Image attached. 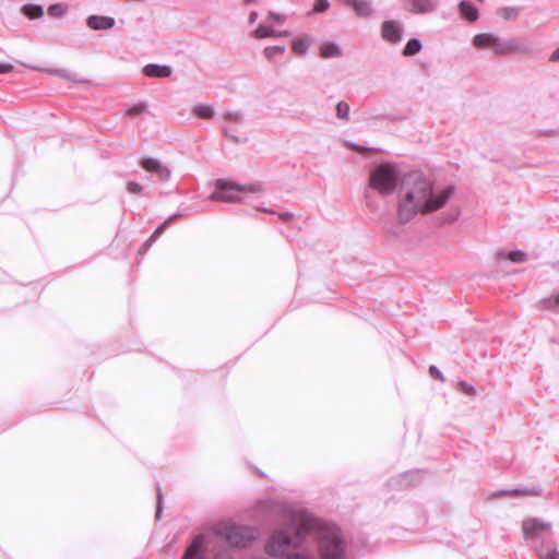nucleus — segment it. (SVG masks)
<instances>
[{"instance_id":"1","label":"nucleus","mask_w":559,"mask_h":559,"mask_svg":"<svg viewBox=\"0 0 559 559\" xmlns=\"http://www.w3.org/2000/svg\"><path fill=\"white\" fill-rule=\"evenodd\" d=\"M310 538L319 559H348L347 544L342 530L290 506L281 509V523L264 542V551L271 558L316 559V551L305 547Z\"/></svg>"},{"instance_id":"2","label":"nucleus","mask_w":559,"mask_h":559,"mask_svg":"<svg viewBox=\"0 0 559 559\" xmlns=\"http://www.w3.org/2000/svg\"><path fill=\"white\" fill-rule=\"evenodd\" d=\"M396 214L401 224H407L418 214L428 215L444 207L454 193L453 186H437L419 170L400 176V169L392 163L378 165L370 174L369 186L382 195L394 192L399 182Z\"/></svg>"},{"instance_id":"3","label":"nucleus","mask_w":559,"mask_h":559,"mask_svg":"<svg viewBox=\"0 0 559 559\" xmlns=\"http://www.w3.org/2000/svg\"><path fill=\"white\" fill-rule=\"evenodd\" d=\"M262 185L252 182L249 185H238L236 182L218 179L215 182V190L210 195L212 201L241 203L245 201L243 197L249 193L262 192Z\"/></svg>"},{"instance_id":"4","label":"nucleus","mask_w":559,"mask_h":559,"mask_svg":"<svg viewBox=\"0 0 559 559\" xmlns=\"http://www.w3.org/2000/svg\"><path fill=\"white\" fill-rule=\"evenodd\" d=\"M214 532L218 538L235 547H248L259 536L255 527L234 524H221Z\"/></svg>"},{"instance_id":"5","label":"nucleus","mask_w":559,"mask_h":559,"mask_svg":"<svg viewBox=\"0 0 559 559\" xmlns=\"http://www.w3.org/2000/svg\"><path fill=\"white\" fill-rule=\"evenodd\" d=\"M522 530L526 542H542L552 535L551 523L538 518L524 520Z\"/></svg>"},{"instance_id":"6","label":"nucleus","mask_w":559,"mask_h":559,"mask_svg":"<svg viewBox=\"0 0 559 559\" xmlns=\"http://www.w3.org/2000/svg\"><path fill=\"white\" fill-rule=\"evenodd\" d=\"M404 25L400 21L386 20L381 25V37L384 41L397 45L403 39Z\"/></svg>"},{"instance_id":"7","label":"nucleus","mask_w":559,"mask_h":559,"mask_svg":"<svg viewBox=\"0 0 559 559\" xmlns=\"http://www.w3.org/2000/svg\"><path fill=\"white\" fill-rule=\"evenodd\" d=\"M506 40H501L497 35L491 33H480L474 36L473 45L476 48H491L496 55H503L500 50L504 46Z\"/></svg>"},{"instance_id":"8","label":"nucleus","mask_w":559,"mask_h":559,"mask_svg":"<svg viewBox=\"0 0 559 559\" xmlns=\"http://www.w3.org/2000/svg\"><path fill=\"white\" fill-rule=\"evenodd\" d=\"M439 0H407L405 10L412 14H427L437 10Z\"/></svg>"},{"instance_id":"9","label":"nucleus","mask_w":559,"mask_h":559,"mask_svg":"<svg viewBox=\"0 0 559 559\" xmlns=\"http://www.w3.org/2000/svg\"><path fill=\"white\" fill-rule=\"evenodd\" d=\"M141 166L150 173L155 174L162 181H167L170 178V170L167 166L163 165L158 159L153 157H143Z\"/></svg>"},{"instance_id":"10","label":"nucleus","mask_w":559,"mask_h":559,"mask_svg":"<svg viewBox=\"0 0 559 559\" xmlns=\"http://www.w3.org/2000/svg\"><path fill=\"white\" fill-rule=\"evenodd\" d=\"M503 55H512V53H521V55H530L533 52V45L528 41L521 39H509L506 40L504 46L500 48Z\"/></svg>"},{"instance_id":"11","label":"nucleus","mask_w":559,"mask_h":559,"mask_svg":"<svg viewBox=\"0 0 559 559\" xmlns=\"http://www.w3.org/2000/svg\"><path fill=\"white\" fill-rule=\"evenodd\" d=\"M206 544V536L204 534H200L195 536L190 544V546L186 549L185 555L181 559H203V548Z\"/></svg>"},{"instance_id":"12","label":"nucleus","mask_w":559,"mask_h":559,"mask_svg":"<svg viewBox=\"0 0 559 559\" xmlns=\"http://www.w3.org/2000/svg\"><path fill=\"white\" fill-rule=\"evenodd\" d=\"M86 25L93 31H107L116 25V21L111 16L93 14L86 19Z\"/></svg>"},{"instance_id":"13","label":"nucleus","mask_w":559,"mask_h":559,"mask_svg":"<svg viewBox=\"0 0 559 559\" xmlns=\"http://www.w3.org/2000/svg\"><path fill=\"white\" fill-rule=\"evenodd\" d=\"M341 2L352 7L360 17H369L374 13L371 0H341Z\"/></svg>"},{"instance_id":"14","label":"nucleus","mask_w":559,"mask_h":559,"mask_svg":"<svg viewBox=\"0 0 559 559\" xmlns=\"http://www.w3.org/2000/svg\"><path fill=\"white\" fill-rule=\"evenodd\" d=\"M173 69L166 64L148 63L143 68V74L147 78H169Z\"/></svg>"},{"instance_id":"15","label":"nucleus","mask_w":559,"mask_h":559,"mask_svg":"<svg viewBox=\"0 0 559 559\" xmlns=\"http://www.w3.org/2000/svg\"><path fill=\"white\" fill-rule=\"evenodd\" d=\"M289 32L287 31L278 32L272 28L271 26L259 24L251 35L257 39H263L270 37H284L287 36Z\"/></svg>"},{"instance_id":"16","label":"nucleus","mask_w":559,"mask_h":559,"mask_svg":"<svg viewBox=\"0 0 559 559\" xmlns=\"http://www.w3.org/2000/svg\"><path fill=\"white\" fill-rule=\"evenodd\" d=\"M38 71L45 72L49 75H55L71 82H84L83 79H81L75 72H72L67 69H44V68H35Z\"/></svg>"},{"instance_id":"17","label":"nucleus","mask_w":559,"mask_h":559,"mask_svg":"<svg viewBox=\"0 0 559 559\" xmlns=\"http://www.w3.org/2000/svg\"><path fill=\"white\" fill-rule=\"evenodd\" d=\"M459 11L469 22H475L479 16L478 9L467 0H462L459 3Z\"/></svg>"},{"instance_id":"18","label":"nucleus","mask_w":559,"mask_h":559,"mask_svg":"<svg viewBox=\"0 0 559 559\" xmlns=\"http://www.w3.org/2000/svg\"><path fill=\"white\" fill-rule=\"evenodd\" d=\"M418 472H406L400 475L399 479L392 480L391 486L396 489H403L415 484V477Z\"/></svg>"},{"instance_id":"19","label":"nucleus","mask_w":559,"mask_h":559,"mask_svg":"<svg viewBox=\"0 0 559 559\" xmlns=\"http://www.w3.org/2000/svg\"><path fill=\"white\" fill-rule=\"evenodd\" d=\"M320 55L322 58H336L342 55V50L336 43L325 41L320 47Z\"/></svg>"},{"instance_id":"20","label":"nucleus","mask_w":559,"mask_h":559,"mask_svg":"<svg viewBox=\"0 0 559 559\" xmlns=\"http://www.w3.org/2000/svg\"><path fill=\"white\" fill-rule=\"evenodd\" d=\"M536 550L540 559H559V551L552 543H542Z\"/></svg>"},{"instance_id":"21","label":"nucleus","mask_w":559,"mask_h":559,"mask_svg":"<svg viewBox=\"0 0 559 559\" xmlns=\"http://www.w3.org/2000/svg\"><path fill=\"white\" fill-rule=\"evenodd\" d=\"M21 12L29 20H36L44 15L45 10L40 4L26 3L22 7Z\"/></svg>"},{"instance_id":"22","label":"nucleus","mask_w":559,"mask_h":559,"mask_svg":"<svg viewBox=\"0 0 559 559\" xmlns=\"http://www.w3.org/2000/svg\"><path fill=\"white\" fill-rule=\"evenodd\" d=\"M309 46H310V38L308 36L298 37L292 41V50L296 55H300V56L306 55L309 49Z\"/></svg>"},{"instance_id":"23","label":"nucleus","mask_w":559,"mask_h":559,"mask_svg":"<svg viewBox=\"0 0 559 559\" xmlns=\"http://www.w3.org/2000/svg\"><path fill=\"white\" fill-rule=\"evenodd\" d=\"M503 495H510V496H539L542 493L540 487H524V488H514L511 490H503L501 491Z\"/></svg>"},{"instance_id":"24","label":"nucleus","mask_w":559,"mask_h":559,"mask_svg":"<svg viewBox=\"0 0 559 559\" xmlns=\"http://www.w3.org/2000/svg\"><path fill=\"white\" fill-rule=\"evenodd\" d=\"M423 48V44L418 38H411L403 48L402 55L404 57H413L417 55Z\"/></svg>"},{"instance_id":"25","label":"nucleus","mask_w":559,"mask_h":559,"mask_svg":"<svg viewBox=\"0 0 559 559\" xmlns=\"http://www.w3.org/2000/svg\"><path fill=\"white\" fill-rule=\"evenodd\" d=\"M192 111L202 119H212L214 117V109L207 104H197Z\"/></svg>"},{"instance_id":"26","label":"nucleus","mask_w":559,"mask_h":559,"mask_svg":"<svg viewBox=\"0 0 559 559\" xmlns=\"http://www.w3.org/2000/svg\"><path fill=\"white\" fill-rule=\"evenodd\" d=\"M69 10V7L64 2H58L50 4L47 9V12L52 17H61L63 16Z\"/></svg>"},{"instance_id":"27","label":"nucleus","mask_w":559,"mask_h":559,"mask_svg":"<svg viewBox=\"0 0 559 559\" xmlns=\"http://www.w3.org/2000/svg\"><path fill=\"white\" fill-rule=\"evenodd\" d=\"M539 308L544 310L559 309V293L552 297L542 299L539 301Z\"/></svg>"},{"instance_id":"28","label":"nucleus","mask_w":559,"mask_h":559,"mask_svg":"<svg viewBox=\"0 0 559 559\" xmlns=\"http://www.w3.org/2000/svg\"><path fill=\"white\" fill-rule=\"evenodd\" d=\"M498 14L503 20H515L520 14V9L515 7H503L498 10Z\"/></svg>"},{"instance_id":"29","label":"nucleus","mask_w":559,"mask_h":559,"mask_svg":"<svg viewBox=\"0 0 559 559\" xmlns=\"http://www.w3.org/2000/svg\"><path fill=\"white\" fill-rule=\"evenodd\" d=\"M285 50L284 46H267L264 48L263 55L269 61H273L277 55H283Z\"/></svg>"},{"instance_id":"30","label":"nucleus","mask_w":559,"mask_h":559,"mask_svg":"<svg viewBox=\"0 0 559 559\" xmlns=\"http://www.w3.org/2000/svg\"><path fill=\"white\" fill-rule=\"evenodd\" d=\"M336 117L342 120H349L350 108L346 102H338L335 107Z\"/></svg>"},{"instance_id":"31","label":"nucleus","mask_w":559,"mask_h":559,"mask_svg":"<svg viewBox=\"0 0 559 559\" xmlns=\"http://www.w3.org/2000/svg\"><path fill=\"white\" fill-rule=\"evenodd\" d=\"M224 118L227 122H234V123H239V124L243 123V121H245L243 114L239 110L227 111L225 114Z\"/></svg>"},{"instance_id":"32","label":"nucleus","mask_w":559,"mask_h":559,"mask_svg":"<svg viewBox=\"0 0 559 559\" xmlns=\"http://www.w3.org/2000/svg\"><path fill=\"white\" fill-rule=\"evenodd\" d=\"M508 258L513 263H523L527 260V254L521 250L510 251Z\"/></svg>"},{"instance_id":"33","label":"nucleus","mask_w":559,"mask_h":559,"mask_svg":"<svg viewBox=\"0 0 559 559\" xmlns=\"http://www.w3.org/2000/svg\"><path fill=\"white\" fill-rule=\"evenodd\" d=\"M145 109H146V104L145 103H140V104H136L134 106H131V107L127 108L126 112L129 116L136 117V116L142 115L145 111Z\"/></svg>"},{"instance_id":"34","label":"nucleus","mask_w":559,"mask_h":559,"mask_svg":"<svg viewBox=\"0 0 559 559\" xmlns=\"http://www.w3.org/2000/svg\"><path fill=\"white\" fill-rule=\"evenodd\" d=\"M330 8V2L328 0H316L313 4V12L323 13Z\"/></svg>"},{"instance_id":"35","label":"nucleus","mask_w":559,"mask_h":559,"mask_svg":"<svg viewBox=\"0 0 559 559\" xmlns=\"http://www.w3.org/2000/svg\"><path fill=\"white\" fill-rule=\"evenodd\" d=\"M267 20L273 21L277 24H283L286 21V16L273 11H270L267 14Z\"/></svg>"},{"instance_id":"36","label":"nucleus","mask_w":559,"mask_h":559,"mask_svg":"<svg viewBox=\"0 0 559 559\" xmlns=\"http://www.w3.org/2000/svg\"><path fill=\"white\" fill-rule=\"evenodd\" d=\"M168 222L164 221L154 231L153 234L151 235L152 236V240H156L158 237L162 236V234L166 230V228L168 227Z\"/></svg>"},{"instance_id":"37","label":"nucleus","mask_w":559,"mask_h":559,"mask_svg":"<svg viewBox=\"0 0 559 559\" xmlns=\"http://www.w3.org/2000/svg\"><path fill=\"white\" fill-rule=\"evenodd\" d=\"M142 190H143V187L135 181H130L127 186V191L132 194L140 193Z\"/></svg>"},{"instance_id":"38","label":"nucleus","mask_w":559,"mask_h":559,"mask_svg":"<svg viewBox=\"0 0 559 559\" xmlns=\"http://www.w3.org/2000/svg\"><path fill=\"white\" fill-rule=\"evenodd\" d=\"M224 135L231 140L234 143L240 142V138L230 128H224Z\"/></svg>"},{"instance_id":"39","label":"nucleus","mask_w":559,"mask_h":559,"mask_svg":"<svg viewBox=\"0 0 559 559\" xmlns=\"http://www.w3.org/2000/svg\"><path fill=\"white\" fill-rule=\"evenodd\" d=\"M156 240H152V236H150L148 239H146L142 246L140 247L139 249V253L140 254H144L147 252V250L151 248V246L155 242Z\"/></svg>"},{"instance_id":"40","label":"nucleus","mask_w":559,"mask_h":559,"mask_svg":"<svg viewBox=\"0 0 559 559\" xmlns=\"http://www.w3.org/2000/svg\"><path fill=\"white\" fill-rule=\"evenodd\" d=\"M429 373H430V376H431L432 378H435V379H439V380H441V381H443V380H444V378H443V376H442L441 371H440L436 366H430V367H429Z\"/></svg>"},{"instance_id":"41","label":"nucleus","mask_w":559,"mask_h":559,"mask_svg":"<svg viewBox=\"0 0 559 559\" xmlns=\"http://www.w3.org/2000/svg\"><path fill=\"white\" fill-rule=\"evenodd\" d=\"M162 493L160 490H158V502H157V509H156V519L160 520L162 513H163V506H162Z\"/></svg>"},{"instance_id":"42","label":"nucleus","mask_w":559,"mask_h":559,"mask_svg":"<svg viewBox=\"0 0 559 559\" xmlns=\"http://www.w3.org/2000/svg\"><path fill=\"white\" fill-rule=\"evenodd\" d=\"M460 384H461V388H462L464 393L473 394L475 392L474 388L471 384H468V383H466L464 381H462Z\"/></svg>"},{"instance_id":"43","label":"nucleus","mask_w":559,"mask_h":559,"mask_svg":"<svg viewBox=\"0 0 559 559\" xmlns=\"http://www.w3.org/2000/svg\"><path fill=\"white\" fill-rule=\"evenodd\" d=\"M13 70V66L10 63H0V73H9Z\"/></svg>"},{"instance_id":"44","label":"nucleus","mask_w":559,"mask_h":559,"mask_svg":"<svg viewBox=\"0 0 559 559\" xmlns=\"http://www.w3.org/2000/svg\"><path fill=\"white\" fill-rule=\"evenodd\" d=\"M183 216V213L178 211L174 214H171L169 217H167L165 221L168 222V224H170V222H173L174 219H177L179 217Z\"/></svg>"},{"instance_id":"45","label":"nucleus","mask_w":559,"mask_h":559,"mask_svg":"<svg viewBox=\"0 0 559 559\" xmlns=\"http://www.w3.org/2000/svg\"><path fill=\"white\" fill-rule=\"evenodd\" d=\"M549 61H551V62L559 61V47L555 51H552V53L549 57Z\"/></svg>"},{"instance_id":"46","label":"nucleus","mask_w":559,"mask_h":559,"mask_svg":"<svg viewBox=\"0 0 559 559\" xmlns=\"http://www.w3.org/2000/svg\"><path fill=\"white\" fill-rule=\"evenodd\" d=\"M257 19H258V13L255 11L250 12L249 19H248L249 24L255 23Z\"/></svg>"},{"instance_id":"47","label":"nucleus","mask_w":559,"mask_h":559,"mask_svg":"<svg viewBox=\"0 0 559 559\" xmlns=\"http://www.w3.org/2000/svg\"><path fill=\"white\" fill-rule=\"evenodd\" d=\"M280 217H281L282 219H288L289 217H292V214H290V213H288V212H286V213H282V214H280Z\"/></svg>"},{"instance_id":"48","label":"nucleus","mask_w":559,"mask_h":559,"mask_svg":"<svg viewBox=\"0 0 559 559\" xmlns=\"http://www.w3.org/2000/svg\"><path fill=\"white\" fill-rule=\"evenodd\" d=\"M354 147H355L356 150H360V151H362V150H364L362 147H359L358 145H354Z\"/></svg>"}]
</instances>
